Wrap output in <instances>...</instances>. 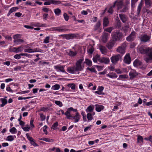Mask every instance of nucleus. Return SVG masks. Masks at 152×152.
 I'll list each match as a JSON object with an SVG mask.
<instances>
[{
    "instance_id": "nucleus-20",
    "label": "nucleus",
    "mask_w": 152,
    "mask_h": 152,
    "mask_svg": "<svg viewBox=\"0 0 152 152\" xmlns=\"http://www.w3.org/2000/svg\"><path fill=\"white\" fill-rule=\"evenodd\" d=\"M119 17L123 23H125L127 20V17L125 15L122 14H119Z\"/></svg>"
},
{
    "instance_id": "nucleus-32",
    "label": "nucleus",
    "mask_w": 152,
    "mask_h": 152,
    "mask_svg": "<svg viewBox=\"0 0 152 152\" xmlns=\"http://www.w3.org/2000/svg\"><path fill=\"white\" fill-rule=\"evenodd\" d=\"M67 70L68 72L72 74L74 73L75 71V68L74 67H71L68 68Z\"/></svg>"
},
{
    "instance_id": "nucleus-11",
    "label": "nucleus",
    "mask_w": 152,
    "mask_h": 152,
    "mask_svg": "<svg viewBox=\"0 0 152 152\" xmlns=\"http://www.w3.org/2000/svg\"><path fill=\"white\" fill-rule=\"evenodd\" d=\"M150 38V37L147 34H144L141 35L140 39L142 42H148Z\"/></svg>"
},
{
    "instance_id": "nucleus-24",
    "label": "nucleus",
    "mask_w": 152,
    "mask_h": 152,
    "mask_svg": "<svg viewBox=\"0 0 152 152\" xmlns=\"http://www.w3.org/2000/svg\"><path fill=\"white\" fill-rule=\"evenodd\" d=\"M95 106L96 107L95 110L97 111L98 112H100L104 108V107L102 105H100L99 104H96L95 105Z\"/></svg>"
},
{
    "instance_id": "nucleus-57",
    "label": "nucleus",
    "mask_w": 152,
    "mask_h": 152,
    "mask_svg": "<svg viewBox=\"0 0 152 152\" xmlns=\"http://www.w3.org/2000/svg\"><path fill=\"white\" fill-rule=\"evenodd\" d=\"M64 114L66 116L67 118H70L72 117V115H70V113L68 111L66 112Z\"/></svg>"
},
{
    "instance_id": "nucleus-63",
    "label": "nucleus",
    "mask_w": 152,
    "mask_h": 152,
    "mask_svg": "<svg viewBox=\"0 0 152 152\" xmlns=\"http://www.w3.org/2000/svg\"><path fill=\"white\" fill-rule=\"evenodd\" d=\"M34 120L32 118H31L30 121V125H31V127L33 128L34 127V126L33 124Z\"/></svg>"
},
{
    "instance_id": "nucleus-47",
    "label": "nucleus",
    "mask_w": 152,
    "mask_h": 152,
    "mask_svg": "<svg viewBox=\"0 0 152 152\" xmlns=\"http://www.w3.org/2000/svg\"><path fill=\"white\" fill-rule=\"evenodd\" d=\"M58 122H56L53 124L52 125L51 127V129H53V130L56 129V127L58 126Z\"/></svg>"
},
{
    "instance_id": "nucleus-17",
    "label": "nucleus",
    "mask_w": 152,
    "mask_h": 152,
    "mask_svg": "<svg viewBox=\"0 0 152 152\" xmlns=\"http://www.w3.org/2000/svg\"><path fill=\"white\" fill-rule=\"evenodd\" d=\"M114 3H115V4H117V9L118 10L121 9L123 8V6L124 5L122 1H116Z\"/></svg>"
},
{
    "instance_id": "nucleus-54",
    "label": "nucleus",
    "mask_w": 152,
    "mask_h": 152,
    "mask_svg": "<svg viewBox=\"0 0 152 152\" xmlns=\"http://www.w3.org/2000/svg\"><path fill=\"white\" fill-rule=\"evenodd\" d=\"M50 37L49 36H47L46 37L45 39H44L43 43L45 44H47L49 42V40Z\"/></svg>"
},
{
    "instance_id": "nucleus-21",
    "label": "nucleus",
    "mask_w": 152,
    "mask_h": 152,
    "mask_svg": "<svg viewBox=\"0 0 152 152\" xmlns=\"http://www.w3.org/2000/svg\"><path fill=\"white\" fill-rule=\"evenodd\" d=\"M99 62L101 63H104L106 64H108L110 62V59L108 58L102 57L100 58Z\"/></svg>"
},
{
    "instance_id": "nucleus-40",
    "label": "nucleus",
    "mask_w": 152,
    "mask_h": 152,
    "mask_svg": "<svg viewBox=\"0 0 152 152\" xmlns=\"http://www.w3.org/2000/svg\"><path fill=\"white\" fill-rule=\"evenodd\" d=\"M40 140H42L48 142H53V140L52 139L47 138H46L43 137L40 139Z\"/></svg>"
},
{
    "instance_id": "nucleus-64",
    "label": "nucleus",
    "mask_w": 152,
    "mask_h": 152,
    "mask_svg": "<svg viewBox=\"0 0 152 152\" xmlns=\"http://www.w3.org/2000/svg\"><path fill=\"white\" fill-rule=\"evenodd\" d=\"M129 27L127 26H125L123 28V30L125 32H127L128 30Z\"/></svg>"
},
{
    "instance_id": "nucleus-53",
    "label": "nucleus",
    "mask_w": 152,
    "mask_h": 152,
    "mask_svg": "<svg viewBox=\"0 0 152 152\" xmlns=\"http://www.w3.org/2000/svg\"><path fill=\"white\" fill-rule=\"evenodd\" d=\"M113 29V28L112 27H110L109 28H107L104 29V31L107 32H108L110 33H111Z\"/></svg>"
},
{
    "instance_id": "nucleus-13",
    "label": "nucleus",
    "mask_w": 152,
    "mask_h": 152,
    "mask_svg": "<svg viewBox=\"0 0 152 152\" xmlns=\"http://www.w3.org/2000/svg\"><path fill=\"white\" fill-rule=\"evenodd\" d=\"M129 75L131 79L135 77L138 75V73L134 69H132L130 72L129 73Z\"/></svg>"
},
{
    "instance_id": "nucleus-16",
    "label": "nucleus",
    "mask_w": 152,
    "mask_h": 152,
    "mask_svg": "<svg viewBox=\"0 0 152 152\" xmlns=\"http://www.w3.org/2000/svg\"><path fill=\"white\" fill-rule=\"evenodd\" d=\"M131 58L129 53L126 54L124 57V62L127 64H129L131 63Z\"/></svg>"
},
{
    "instance_id": "nucleus-36",
    "label": "nucleus",
    "mask_w": 152,
    "mask_h": 152,
    "mask_svg": "<svg viewBox=\"0 0 152 152\" xmlns=\"http://www.w3.org/2000/svg\"><path fill=\"white\" fill-rule=\"evenodd\" d=\"M54 12L56 15L58 16L61 14V10L59 8H57L54 10Z\"/></svg>"
},
{
    "instance_id": "nucleus-14",
    "label": "nucleus",
    "mask_w": 152,
    "mask_h": 152,
    "mask_svg": "<svg viewBox=\"0 0 152 152\" xmlns=\"http://www.w3.org/2000/svg\"><path fill=\"white\" fill-rule=\"evenodd\" d=\"M109 36V34L108 33L104 32L103 33L102 35V39L104 43H105L107 42Z\"/></svg>"
},
{
    "instance_id": "nucleus-19",
    "label": "nucleus",
    "mask_w": 152,
    "mask_h": 152,
    "mask_svg": "<svg viewBox=\"0 0 152 152\" xmlns=\"http://www.w3.org/2000/svg\"><path fill=\"white\" fill-rule=\"evenodd\" d=\"M80 116L79 113L78 112H77L76 113L75 115L74 116H72L71 117L70 119H75L74 122L75 123L78 122L80 120Z\"/></svg>"
},
{
    "instance_id": "nucleus-7",
    "label": "nucleus",
    "mask_w": 152,
    "mask_h": 152,
    "mask_svg": "<svg viewBox=\"0 0 152 152\" xmlns=\"http://www.w3.org/2000/svg\"><path fill=\"white\" fill-rule=\"evenodd\" d=\"M146 54L148 55V57L145 58L144 60L147 63L152 61V48H150Z\"/></svg>"
},
{
    "instance_id": "nucleus-38",
    "label": "nucleus",
    "mask_w": 152,
    "mask_h": 152,
    "mask_svg": "<svg viewBox=\"0 0 152 152\" xmlns=\"http://www.w3.org/2000/svg\"><path fill=\"white\" fill-rule=\"evenodd\" d=\"M16 53H18L19 52H21L23 50V47L21 46L16 48Z\"/></svg>"
},
{
    "instance_id": "nucleus-34",
    "label": "nucleus",
    "mask_w": 152,
    "mask_h": 152,
    "mask_svg": "<svg viewBox=\"0 0 152 152\" xmlns=\"http://www.w3.org/2000/svg\"><path fill=\"white\" fill-rule=\"evenodd\" d=\"M115 3H114L113 5L110 7L108 11V12L111 14H113V9L115 8Z\"/></svg>"
},
{
    "instance_id": "nucleus-62",
    "label": "nucleus",
    "mask_w": 152,
    "mask_h": 152,
    "mask_svg": "<svg viewBox=\"0 0 152 152\" xmlns=\"http://www.w3.org/2000/svg\"><path fill=\"white\" fill-rule=\"evenodd\" d=\"M22 128L23 129V130L25 132H28L29 131V129H30V127H22Z\"/></svg>"
},
{
    "instance_id": "nucleus-6",
    "label": "nucleus",
    "mask_w": 152,
    "mask_h": 152,
    "mask_svg": "<svg viewBox=\"0 0 152 152\" xmlns=\"http://www.w3.org/2000/svg\"><path fill=\"white\" fill-rule=\"evenodd\" d=\"M136 33L135 31H132L130 34L126 37V40L129 42L133 41L136 37Z\"/></svg>"
},
{
    "instance_id": "nucleus-50",
    "label": "nucleus",
    "mask_w": 152,
    "mask_h": 152,
    "mask_svg": "<svg viewBox=\"0 0 152 152\" xmlns=\"http://www.w3.org/2000/svg\"><path fill=\"white\" fill-rule=\"evenodd\" d=\"M101 25V22L100 20H99L95 26V30H97L100 27Z\"/></svg>"
},
{
    "instance_id": "nucleus-18",
    "label": "nucleus",
    "mask_w": 152,
    "mask_h": 152,
    "mask_svg": "<svg viewBox=\"0 0 152 152\" xmlns=\"http://www.w3.org/2000/svg\"><path fill=\"white\" fill-rule=\"evenodd\" d=\"M115 43L116 42L113 41L112 39V40H110L109 42L107 43L106 45V47L109 49H110L113 48Z\"/></svg>"
},
{
    "instance_id": "nucleus-9",
    "label": "nucleus",
    "mask_w": 152,
    "mask_h": 152,
    "mask_svg": "<svg viewBox=\"0 0 152 152\" xmlns=\"http://www.w3.org/2000/svg\"><path fill=\"white\" fill-rule=\"evenodd\" d=\"M60 36L64 38H65L67 40L73 39L77 37V35L76 34H61Z\"/></svg>"
},
{
    "instance_id": "nucleus-43",
    "label": "nucleus",
    "mask_w": 152,
    "mask_h": 152,
    "mask_svg": "<svg viewBox=\"0 0 152 152\" xmlns=\"http://www.w3.org/2000/svg\"><path fill=\"white\" fill-rule=\"evenodd\" d=\"M50 1L51 2V4H59L61 3V2L60 1L51 0H50Z\"/></svg>"
},
{
    "instance_id": "nucleus-25",
    "label": "nucleus",
    "mask_w": 152,
    "mask_h": 152,
    "mask_svg": "<svg viewBox=\"0 0 152 152\" xmlns=\"http://www.w3.org/2000/svg\"><path fill=\"white\" fill-rule=\"evenodd\" d=\"M106 75L110 78H117L118 77L117 75L115 73L113 72L106 74Z\"/></svg>"
},
{
    "instance_id": "nucleus-44",
    "label": "nucleus",
    "mask_w": 152,
    "mask_h": 152,
    "mask_svg": "<svg viewBox=\"0 0 152 152\" xmlns=\"http://www.w3.org/2000/svg\"><path fill=\"white\" fill-rule=\"evenodd\" d=\"M137 142H143V139L142 137L140 135H138L137 138Z\"/></svg>"
},
{
    "instance_id": "nucleus-4",
    "label": "nucleus",
    "mask_w": 152,
    "mask_h": 152,
    "mask_svg": "<svg viewBox=\"0 0 152 152\" xmlns=\"http://www.w3.org/2000/svg\"><path fill=\"white\" fill-rule=\"evenodd\" d=\"M126 45V43H124L120 46L118 47L116 49V51L118 53L123 55L125 53V50Z\"/></svg>"
},
{
    "instance_id": "nucleus-26",
    "label": "nucleus",
    "mask_w": 152,
    "mask_h": 152,
    "mask_svg": "<svg viewBox=\"0 0 152 152\" xmlns=\"http://www.w3.org/2000/svg\"><path fill=\"white\" fill-rule=\"evenodd\" d=\"M18 8L17 7H14L11 8L10 9L8 13L7 14V16H9L11 14V13H12L14 12L15 11L17 10H18Z\"/></svg>"
},
{
    "instance_id": "nucleus-60",
    "label": "nucleus",
    "mask_w": 152,
    "mask_h": 152,
    "mask_svg": "<svg viewBox=\"0 0 152 152\" xmlns=\"http://www.w3.org/2000/svg\"><path fill=\"white\" fill-rule=\"evenodd\" d=\"M40 117L41 120L42 121H43L44 120H45V116L44 115L42 114H40Z\"/></svg>"
},
{
    "instance_id": "nucleus-58",
    "label": "nucleus",
    "mask_w": 152,
    "mask_h": 152,
    "mask_svg": "<svg viewBox=\"0 0 152 152\" xmlns=\"http://www.w3.org/2000/svg\"><path fill=\"white\" fill-rule=\"evenodd\" d=\"M16 48H12L11 46H10V48H9V50L10 52H15L16 53Z\"/></svg>"
},
{
    "instance_id": "nucleus-15",
    "label": "nucleus",
    "mask_w": 152,
    "mask_h": 152,
    "mask_svg": "<svg viewBox=\"0 0 152 152\" xmlns=\"http://www.w3.org/2000/svg\"><path fill=\"white\" fill-rule=\"evenodd\" d=\"M99 48L102 54H106L107 51V50L106 48L101 45H98Z\"/></svg>"
},
{
    "instance_id": "nucleus-33",
    "label": "nucleus",
    "mask_w": 152,
    "mask_h": 152,
    "mask_svg": "<svg viewBox=\"0 0 152 152\" xmlns=\"http://www.w3.org/2000/svg\"><path fill=\"white\" fill-rule=\"evenodd\" d=\"M77 54V52L76 51L74 52L71 50H70L68 53V55L71 57H74Z\"/></svg>"
},
{
    "instance_id": "nucleus-27",
    "label": "nucleus",
    "mask_w": 152,
    "mask_h": 152,
    "mask_svg": "<svg viewBox=\"0 0 152 152\" xmlns=\"http://www.w3.org/2000/svg\"><path fill=\"white\" fill-rule=\"evenodd\" d=\"M109 23V21L108 18L105 17L103 20V26L104 27H107L108 26Z\"/></svg>"
},
{
    "instance_id": "nucleus-30",
    "label": "nucleus",
    "mask_w": 152,
    "mask_h": 152,
    "mask_svg": "<svg viewBox=\"0 0 152 152\" xmlns=\"http://www.w3.org/2000/svg\"><path fill=\"white\" fill-rule=\"evenodd\" d=\"M94 107L93 106L90 105H89L88 107L86 108V111L87 113H91L94 110Z\"/></svg>"
},
{
    "instance_id": "nucleus-35",
    "label": "nucleus",
    "mask_w": 152,
    "mask_h": 152,
    "mask_svg": "<svg viewBox=\"0 0 152 152\" xmlns=\"http://www.w3.org/2000/svg\"><path fill=\"white\" fill-rule=\"evenodd\" d=\"M88 120L89 121L92 120L93 119V116L92 115L91 113H88L87 115Z\"/></svg>"
},
{
    "instance_id": "nucleus-45",
    "label": "nucleus",
    "mask_w": 152,
    "mask_h": 152,
    "mask_svg": "<svg viewBox=\"0 0 152 152\" xmlns=\"http://www.w3.org/2000/svg\"><path fill=\"white\" fill-rule=\"evenodd\" d=\"M60 87V86L58 84H56L52 86V89L54 90H58Z\"/></svg>"
},
{
    "instance_id": "nucleus-3",
    "label": "nucleus",
    "mask_w": 152,
    "mask_h": 152,
    "mask_svg": "<svg viewBox=\"0 0 152 152\" xmlns=\"http://www.w3.org/2000/svg\"><path fill=\"white\" fill-rule=\"evenodd\" d=\"M150 48H147L145 46H141L138 47V51L142 54H147Z\"/></svg>"
},
{
    "instance_id": "nucleus-10",
    "label": "nucleus",
    "mask_w": 152,
    "mask_h": 152,
    "mask_svg": "<svg viewBox=\"0 0 152 152\" xmlns=\"http://www.w3.org/2000/svg\"><path fill=\"white\" fill-rule=\"evenodd\" d=\"M64 66H61L60 65H58L54 66V68L58 71H60L66 73L64 69Z\"/></svg>"
},
{
    "instance_id": "nucleus-48",
    "label": "nucleus",
    "mask_w": 152,
    "mask_h": 152,
    "mask_svg": "<svg viewBox=\"0 0 152 152\" xmlns=\"http://www.w3.org/2000/svg\"><path fill=\"white\" fill-rule=\"evenodd\" d=\"M145 3L146 6L147 7H149L151 6V5L150 0H145Z\"/></svg>"
},
{
    "instance_id": "nucleus-39",
    "label": "nucleus",
    "mask_w": 152,
    "mask_h": 152,
    "mask_svg": "<svg viewBox=\"0 0 152 152\" xmlns=\"http://www.w3.org/2000/svg\"><path fill=\"white\" fill-rule=\"evenodd\" d=\"M68 30V29L66 28H62L61 27H57V31L59 32H64Z\"/></svg>"
},
{
    "instance_id": "nucleus-23",
    "label": "nucleus",
    "mask_w": 152,
    "mask_h": 152,
    "mask_svg": "<svg viewBox=\"0 0 152 152\" xmlns=\"http://www.w3.org/2000/svg\"><path fill=\"white\" fill-rule=\"evenodd\" d=\"M143 4V2L142 1H141L140 3H139L137 10V15H139L140 14V13L142 6V5Z\"/></svg>"
},
{
    "instance_id": "nucleus-56",
    "label": "nucleus",
    "mask_w": 152,
    "mask_h": 152,
    "mask_svg": "<svg viewBox=\"0 0 152 152\" xmlns=\"http://www.w3.org/2000/svg\"><path fill=\"white\" fill-rule=\"evenodd\" d=\"M55 103L56 105L59 106L60 107H61L63 106L62 103L60 101H56Z\"/></svg>"
},
{
    "instance_id": "nucleus-37",
    "label": "nucleus",
    "mask_w": 152,
    "mask_h": 152,
    "mask_svg": "<svg viewBox=\"0 0 152 152\" xmlns=\"http://www.w3.org/2000/svg\"><path fill=\"white\" fill-rule=\"evenodd\" d=\"M84 63H86L89 66H91L92 65V61L91 60L88 59H86Z\"/></svg>"
},
{
    "instance_id": "nucleus-61",
    "label": "nucleus",
    "mask_w": 152,
    "mask_h": 152,
    "mask_svg": "<svg viewBox=\"0 0 152 152\" xmlns=\"http://www.w3.org/2000/svg\"><path fill=\"white\" fill-rule=\"evenodd\" d=\"M21 55H20V54H17L15 55L14 56V58H15V59H19L21 58Z\"/></svg>"
},
{
    "instance_id": "nucleus-2",
    "label": "nucleus",
    "mask_w": 152,
    "mask_h": 152,
    "mask_svg": "<svg viewBox=\"0 0 152 152\" xmlns=\"http://www.w3.org/2000/svg\"><path fill=\"white\" fill-rule=\"evenodd\" d=\"M122 55L118 54L112 56L110 58L111 62L114 64H116L117 62L121 59Z\"/></svg>"
},
{
    "instance_id": "nucleus-31",
    "label": "nucleus",
    "mask_w": 152,
    "mask_h": 152,
    "mask_svg": "<svg viewBox=\"0 0 152 152\" xmlns=\"http://www.w3.org/2000/svg\"><path fill=\"white\" fill-rule=\"evenodd\" d=\"M100 59V55L98 54L96 55L93 58V61L94 62H97L98 61L99 62Z\"/></svg>"
},
{
    "instance_id": "nucleus-29",
    "label": "nucleus",
    "mask_w": 152,
    "mask_h": 152,
    "mask_svg": "<svg viewBox=\"0 0 152 152\" xmlns=\"http://www.w3.org/2000/svg\"><path fill=\"white\" fill-rule=\"evenodd\" d=\"M142 62L138 59L135 60L133 62V65L135 66H137L142 65Z\"/></svg>"
},
{
    "instance_id": "nucleus-1",
    "label": "nucleus",
    "mask_w": 152,
    "mask_h": 152,
    "mask_svg": "<svg viewBox=\"0 0 152 152\" xmlns=\"http://www.w3.org/2000/svg\"><path fill=\"white\" fill-rule=\"evenodd\" d=\"M111 36L112 39L116 42V41H121L124 37L123 33L119 30L113 32Z\"/></svg>"
},
{
    "instance_id": "nucleus-12",
    "label": "nucleus",
    "mask_w": 152,
    "mask_h": 152,
    "mask_svg": "<svg viewBox=\"0 0 152 152\" xmlns=\"http://www.w3.org/2000/svg\"><path fill=\"white\" fill-rule=\"evenodd\" d=\"M26 135L28 140L30 141V143L31 145L34 146H38V144L35 142L34 139L32 137L30 136L28 133L26 134Z\"/></svg>"
},
{
    "instance_id": "nucleus-51",
    "label": "nucleus",
    "mask_w": 152,
    "mask_h": 152,
    "mask_svg": "<svg viewBox=\"0 0 152 152\" xmlns=\"http://www.w3.org/2000/svg\"><path fill=\"white\" fill-rule=\"evenodd\" d=\"M14 139L13 136L12 135L8 136L7 138V140L8 141H11L14 140Z\"/></svg>"
},
{
    "instance_id": "nucleus-59",
    "label": "nucleus",
    "mask_w": 152,
    "mask_h": 152,
    "mask_svg": "<svg viewBox=\"0 0 152 152\" xmlns=\"http://www.w3.org/2000/svg\"><path fill=\"white\" fill-rule=\"evenodd\" d=\"M87 69L88 70H89L91 72H95V73L96 72V71L95 70L94 68H90L88 67V68H87Z\"/></svg>"
},
{
    "instance_id": "nucleus-22",
    "label": "nucleus",
    "mask_w": 152,
    "mask_h": 152,
    "mask_svg": "<svg viewBox=\"0 0 152 152\" xmlns=\"http://www.w3.org/2000/svg\"><path fill=\"white\" fill-rule=\"evenodd\" d=\"M121 26V23L118 19L116 20L115 27L116 28L120 29Z\"/></svg>"
},
{
    "instance_id": "nucleus-28",
    "label": "nucleus",
    "mask_w": 152,
    "mask_h": 152,
    "mask_svg": "<svg viewBox=\"0 0 152 152\" xmlns=\"http://www.w3.org/2000/svg\"><path fill=\"white\" fill-rule=\"evenodd\" d=\"M0 101L2 102V104H0L1 107H3L7 103V100L4 98H1L0 99Z\"/></svg>"
},
{
    "instance_id": "nucleus-49",
    "label": "nucleus",
    "mask_w": 152,
    "mask_h": 152,
    "mask_svg": "<svg viewBox=\"0 0 152 152\" xmlns=\"http://www.w3.org/2000/svg\"><path fill=\"white\" fill-rule=\"evenodd\" d=\"M67 86L73 90H74L75 88V85L74 83L69 84L67 85Z\"/></svg>"
},
{
    "instance_id": "nucleus-46",
    "label": "nucleus",
    "mask_w": 152,
    "mask_h": 152,
    "mask_svg": "<svg viewBox=\"0 0 152 152\" xmlns=\"http://www.w3.org/2000/svg\"><path fill=\"white\" fill-rule=\"evenodd\" d=\"M10 132L12 134L16 133L17 132V130L15 127H13L10 130Z\"/></svg>"
},
{
    "instance_id": "nucleus-5",
    "label": "nucleus",
    "mask_w": 152,
    "mask_h": 152,
    "mask_svg": "<svg viewBox=\"0 0 152 152\" xmlns=\"http://www.w3.org/2000/svg\"><path fill=\"white\" fill-rule=\"evenodd\" d=\"M83 60V59H81L76 62V67L75 68V71H81L83 70V68L82 67L81 64Z\"/></svg>"
},
{
    "instance_id": "nucleus-41",
    "label": "nucleus",
    "mask_w": 152,
    "mask_h": 152,
    "mask_svg": "<svg viewBox=\"0 0 152 152\" xmlns=\"http://www.w3.org/2000/svg\"><path fill=\"white\" fill-rule=\"evenodd\" d=\"M128 9L127 7L125 5L123 6V8L120 9V12H126L127 10Z\"/></svg>"
},
{
    "instance_id": "nucleus-8",
    "label": "nucleus",
    "mask_w": 152,
    "mask_h": 152,
    "mask_svg": "<svg viewBox=\"0 0 152 152\" xmlns=\"http://www.w3.org/2000/svg\"><path fill=\"white\" fill-rule=\"evenodd\" d=\"M19 35V34H17L15 35L13 37L14 39V42L17 45L20 44L24 42L23 40L18 38Z\"/></svg>"
},
{
    "instance_id": "nucleus-42",
    "label": "nucleus",
    "mask_w": 152,
    "mask_h": 152,
    "mask_svg": "<svg viewBox=\"0 0 152 152\" xmlns=\"http://www.w3.org/2000/svg\"><path fill=\"white\" fill-rule=\"evenodd\" d=\"M24 51L25 52H28L29 53H32L35 52L34 50L31 49L30 48H29L28 49H25L24 50Z\"/></svg>"
},
{
    "instance_id": "nucleus-52",
    "label": "nucleus",
    "mask_w": 152,
    "mask_h": 152,
    "mask_svg": "<svg viewBox=\"0 0 152 152\" xmlns=\"http://www.w3.org/2000/svg\"><path fill=\"white\" fill-rule=\"evenodd\" d=\"M63 16L65 20L66 21H68L69 19V17L66 13H64Z\"/></svg>"
},
{
    "instance_id": "nucleus-55",
    "label": "nucleus",
    "mask_w": 152,
    "mask_h": 152,
    "mask_svg": "<svg viewBox=\"0 0 152 152\" xmlns=\"http://www.w3.org/2000/svg\"><path fill=\"white\" fill-rule=\"evenodd\" d=\"M94 51V48L93 47H91L87 50L88 52L91 54H92Z\"/></svg>"
}]
</instances>
